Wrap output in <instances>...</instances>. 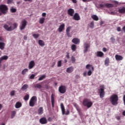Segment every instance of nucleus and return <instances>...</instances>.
<instances>
[{
  "label": "nucleus",
  "instance_id": "nucleus-1",
  "mask_svg": "<svg viewBox=\"0 0 125 125\" xmlns=\"http://www.w3.org/2000/svg\"><path fill=\"white\" fill-rule=\"evenodd\" d=\"M8 12V7L5 4H1L0 5V16L2 14L5 15Z\"/></svg>",
  "mask_w": 125,
  "mask_h": 125
},
{
  "label": "nucleus",
  "instance_id": "nucleus-2",
  "mask_svg": "<svg viewBox=\"0 0 125 125\" xmlns=\"http://www.w3.org/2000/svg\"><path fill=\"white\" fill-rule=\"evenodd\" d=\"M110 101L112 105L114 106L118 105V101H119V96L117 94H113L110 97Z\"/></svg>",
  "mask_w": 125,
  "mask_h": 125
},
{
  "label": "nucleus",
  "instance_id": "nucleus-3",
  "mask_svg": "<svg viewBox=\"0 0 125 125\" xmlns=\"http://www.w3.org/2000/svg\"><path fill=\"white\" fill-rule=\"evenodd\" d=\"M104 89L105 87L104 86V85H101L100 86V89L98 90V91L99 93H100V97L101 98H103L105 95Z\"/></svg>",
  "mask_w": 125,
  "mask_h": 125
},
{
  "label": "nucleus",
  "instance_id": "nucleus-4",
  "mask_svg": "<svg viewBox=\"0 0 125 125\" xmlns=\"http://www.w3.org/2000/svg\"><path fill=\"white\" fill-rule=\"evenodd\" d=\"M92 104L93 103L91 101H89L88 99H85L83 102V106L87 107V108H90L92 106Z\"/></svg>",
  "mask_w": 125,
  "mask_h": 125
},
{
  "label": "nucleus",
  "instance_id": "nucleus-5",
  "mask_svg": "<svg viewBox=\"0 0 125 125\" xmlns=\"http://www.w3.org/2000/svg\"><path fill=\"white\" fill-rule=\"evenodd\" d=\"M90 68H91V70H90ZM86 69L89 70L87 72V75L88 76H91V75H92V71H94V67H93V66L91 64H87L86 65Z\"/></svg>",
  "mask_w": 125,
  "mask_h": 125
},
{
  "label": "nucleus",
  "instance_id": "nucleus-6",
  "mask_svg": "<svg viewBox=\"0 0 125 125\" xmlns=\"http://www.w3.org/2000/svg\"><path fill=\"white\" fill-rule=\"evenodd\" d=\"M36 101H37V97L35 96H33L29 101V106H30V107H34V106H35Z\"/></svg>",
  "mask_w": 125,
  "mask_h": 125
},
{
  "label": "nucleus",
  "instance_id": "nucleus-7",
  "mask_svg": "<svg viewBox=\"0 0 125 125\" xmlns=\"http://www.w3.org/2000/svg\"><path fill=\"white\" fill-rule=\"evenodd\" d=\"M67 88L66 87V86L61 85L59 87V91L60 93H62V94H64Z\"/></svg>",
  "mask_w": 125,
  "mask_h": 125
},
{
  "label": "nucleus",
  "instance_id": "nucleus-8",
  "mask_svg": "<svg viewBox=\"0 0 125 125\" xmlns=\"http://www.w3.org/2000/svg\"><path fill=\"white\" fill-rule=\"evenodd\" d=\"M26 26H27V21H26V20H23L21 21V25L20 26V29L21 31L24 30V29L26 28Z\"/></svg>",
  "mask_w": 125,
  "mask_h": 125
},
{
  "label": "nucleus",
  "instance_id": "nucleus-9",
  "mask_svg": "<svg viewBox=\"0 0 125 125\" xmlns=\"http://www.w3.org/2000/svg\"><path fill=\"white\" fill-rule=\"evenodd\" d=\"M83 46H84L83 52L84 53H86V52L88 51V48L90 47V45L87 42H85L83 44Z\"/></svg>",
  "mask_w": 125,
  "mask_h": 125
},
{
  "label": "nucleus",
  "instance_id": "nucleus-10",
  "mask_svg": "<svg viewBox=\"0 0 125 125\" xmlns=\"http://www.w3.org/2000/svg\"><path fill=\"white\" fill-rule=\"evenodd\" d=\"M39 122L41 125H46L47 124V119L45 117H42L40 119Z\"/></svg>",
  "mask_w": 125,
  "mask_h": 125
},
{
  "label": "nucleus",
  "instance_id": "nucleus-11",
  "mask_svg": "<svg viewBox=\"0 0 125 125\" xmlns=\"http://www.w3.org/2000/svg\"><path fill=\"white\" fill-rule=\"evenodd\" d=\"M67 14L69 16L73 17L74 14H75V10L73 9L69 8L67 10Z\"/></svg>",
  "mask_w": 125,
  "mask_h": 125
},
{
  "label": "nucleus",
  "instance_id": "nucleus-12",
  "mask_svg": "<svg viewBox=\"0 0 125 125\" xmlns=\"http://www.w3.org/2000/svg\"><path fill=\"white\" fill-rule=\"evenodd\" d=\"M35 65H36V63H35V62L34 61H31V62H30L28 64V68L29 70H31V69H33L34 67H35Z\"/></svg>",
  "mask_w": 125,
  "mask_h": 125
},
{
  "label": "nucleus",
  "instance_id": "nucleus-13",
  "mask_svg": "<svg viewBox=\"0 0 125 125\" xmlns=\"http://www.w3.org/2000/svg\"><path fill=\"white\" fill-rule=\"evenodd\" d=\"M73 19L75 21H79V20H81V17H80V15H79V14H78V13H76L74 14Z\"/></svg>",
  "mask_w": 125,
  "mask_h": 125
},
{
  "label": "nucleus",
  "instance_id": "nucleus-14",
  "mask_svg": "<svg viewBox=\"0 0 125 125\" xmlns=\"http://www.w3.org/2000/svg\"><path fill=\"white\" fill-rule=\"evenodd\" d=\"M64 29H65V24L62 23L60 25L58 30L60 33H61V32H63V30H64Z\"/></svg>",
  "mask_w": 125,
  "mask_h": 125
},
{
  "label": "nucleus",
  "instance_id": "nucleus-15",
  "mask_svg": "<svg viewBox=\"0 0 125 125\" xmlns=\"http://www.w3.org/2000/svg\"><path fill=\"white\" fill-rule=\"evenodd\" d=\"M3 28L6 30V31H8V32H11V27L9 26L8 25L5 24L3 25Z\"/></svg>",
  "mask_w": 125,
  "mask_h": 125
},
{
  "label": "nucleus",
  "instance_id": "nucleus-16",
  "mask_svg": "<svg viewBox=\"0 0 125 125\" xmlns=\"http://www.w3.org/2000/svg\"><path fill=\"white\" fill-rule=\"evenodd\" d=\"M115 59L117 61H122L124 59V57L121 55H115Z\"/></svg>",
  "mask_w": 125,
  "mask_h": 125
},
{
  "label": "nucleus",
  "instance_id": "nucleus-17",
  "mask_svg": "<svg viewBox=\"0 0 125 125\" xmlns=\"http://www.w3.org/2000/svg\"><path fill=\"white\" fill-rule=\"evenodd\" d=\"M51 100L52 106L54 107V103H55V100L54 99V94H51Z\"/></svg>",
  "mask_w": 125,
  "mask_h": 125
},
{
  "label": "nucleus",
  "instance_id": "nucleus-18",
  "mask_svg": "<svg viewBox=\"0 0 125 125\" xmlns=\"http://www.w3.org/2000/svg\"><path fill=\"white\" fill-rule=\"evenodd\" d=\"M38 115H42V114H43V107H40L39 108L38 110Z\"/></svg>",
  "mask_w": 125,
  "mask_h": 125
},
{
  "label": "nucleus",
  "instance_id": "nucleus-19",
  "mask_svg": "<svg viewBox=\"0 0 125 125\" xmlns=\"http://www.w3.org/2000/svg\"><path fill=\"white\" fill-rule=\"evenodd\" d=\"M72 42H73V43H75V44H78V43H80V39L78 38H74L72 40Z\"/></svg>",
  "mask_w": 125,
  "mask_h": 125
},
{
  "label": "nucleus",
  "instance_id": "nucleus-20",
  "mask_svg": "<svg viewBox=\"0 0 125 125\" xmlns=\"http://www.w3.org/2000/svg\"><path fill=\"white\" fill-rule=\"evenodd\" d=\"M61 109L62 110V115H65V107L63 103L61 104Z\"/></svg>",
  "mask_w": 125,
  "mask_h": 125
},
{
  "label": "nucleus",
  "instance_id": "nucleus-21",
  "mask_svg": "<svg viewBox=\"0 0 125 125\" xmlns=\"http://www.w3.org/2000/svg\"><path fill=\"white\" fill-rule=\"evenodd\" d=\"M73 71H74V67L73 66L69 67L66 69L67 73H68L69 74L72 73Z\"/></svg>",
  "mask_w": 125,
  "mask_h": 125
},
{
  "label": "nucleus",
  "instance_id": "nucleus-22",
  "mask_svg": "<svg viewBox=\"0 0 125 125\" xmlns=\"http://www.w3.org/2000/svg\"><path fill=\"white\" fill-rule=\"evenodd\" d=\"M97 56L98 57H103L104 53L101 51H98L97 52Z\"/></svg>",
  "mask_w": 125,
  "mask_h": 125
},
{
  "label": "nucleus",
  "instance_id": "nucleus-23",
  "mask_svg": "<svg viewBox=\"0 0 125 125\" xmlns=\"http://www.w3.org/2000/svg\"><path fill=\"white\" fill-rule=\"evenodd\" d=\"M109 63H110V59L109 58H106L104 61V65L105 66H109Z\"/></svg>",
  "mask_w": 125,
  "mask_h": 125
},
{
  "label": "nucleus",
  "instance_id": "nucleus-24",
  "mask_svg": "<svg viewBox=\"0 0 125 125\" xmlns=\"http://www.w3.org/2000/svg\"><path fill=\"white\" fill-rule=\"evenodd\" d=\"M12 26H11V31H13V30H15V29H16V28H17V26H18L17 23L16 22L12 24Z\"/></svg>",
  "mask_w": 125,
  "mask_h": 125
},
{
  "label": "nucleus",
  "instance_id": "nucleus-25",
  "mask_svg": "<svg viewBox=\"0 0 125 125\" xmlns=\"http://www.w3.org/2000/svg\"><path fill=\"white\" fill-rule=\"evenodd\" d=\"M38 43L40 45V46L42 47V46H44V45H45L44 42H43V41H42V40H39Z\"/></svg>",
  "mask_w": 125,
  "mask_h": 125
},
{
  "label": "nucleus",
  "instance_id": "nucleus-26",
  "mask_svg": "<svg viewBox=\"0 0 125 125\" xmlns=\"http://www.w3.org/2000/svg\"><path fill=\"white\" fill-rule=\"evenodd\" d=\"M29 87V86L27 84H24L22 87H21V90H26L27 89H28Z\"/></svg>",
  "mask_w": 125,
  "mask_h": 125
},
{
  "label": "nucleus",
  "instance_id": "nucleus-27",
  "mask_svg": "<svg viewBox=\"0 0 125 125\" xmlns=\"http://www.w3.org/2000/svg\"><path fill=\"white\" fill-rule=\"evenodd\" d=\"M22 106V104L20 102H17L15 104V107L16 109H18Z\"/></svg>",
  "mask_w": 125,
  "mask_h": 125
},
{
  "label": "nucleus",
  "instance_id": "nucleus-28",
  "mask_svg": "<svg viewBox=\"0 0 125 125\" xmlns=\"http://www.w3.org/2000/svg\"><path fill=\"white\" fill-rule=\"evenodd\" d=\"M4 46H5V43L2 42H0V49H1V50H3Z\"/></svg>",
  "mask_w": 125,
  "mask_h": 125
},
{
  "label": "nucleus",
  "instance_id": "nucleus-29",
  "mask_svg": "<svg viewBox=\"0 0 125 125\" xmlns=\"http://www.w3.org/2000/svg\"><path fill=\"white\" fill-rule=\"evenodd\" d=\"M91 18L95 21H98L99 20V18L96 16V15H93L91 16Z\"/></svg>",
  "mask_w": 125,
  "mask_h": 125
},
{
  "label": "nucleus",
  "instance_id": "nucleus-30",
  "mask_svg": "<svg viewBox=\"0 0 125 125\" xmlns=\"http://www.w3.org/2000/svg\"><path fill=\"white\" fill-rule=\"evenodd\" d=\"M118 12L120 13H125V7H123L121 9H119Z\"/></svg>",
  "mask_w": 125,
  "mask_h": 125
},
{
  "label": "nucleus",
  "instance_id": "nucleus-31",
  "mask_svg": "<svg viewBox=\"0 0 125 125\" xmlns=\"http://www.w3.org/2000/svg\"><path fill=\"white\" fill-rule=\"evenodd\" d=\"M10 11L11 13H15L17 11V9L16 8H14L13 7H11L10 9Z\"/></svg>",
  "mask_w": 125,
  "mask_h": 125
},
{
  "label": "nucleus",
  "instance_id": "nucleus-32",
  "mask_svg": "<svg viewBox=\"0 0 125 125\" xmlns=\"http://www.w3.org/2000/svg\"><path fill=\"white\" fill-rule=\"evenodd\" d=\"M7 59H8V56H3L1 57V58H0V61H1V62L2 61V60H7Z\"/></svg>",
  "mask_w": 125,
  "mask_h": 125
},
{
  "label": "nucleus",
  "instance_id": "nucleus-33",
  "mask_svg": "<svg viewBox=\"0 0 125 125\" xmlns=\"http://www.w3.org/2000/svg\"><path fill=\"white\" fill-rule=\"evenodd\" d=\"M45 20V19L44 18H41L39 20V23L40 24H43L44 23V21Z\"/></svg>",
  "mask_w": 125,
  "mask_h": 125
},
{
  "label": "nucleus",
  "instance_id": "nucleus-34",
  "mask_svg": "<svg viewBox=\"0 0 125 125\" xmlns=\"http://www.w3.org/2000/svg\"><path fill=\"white\" fill-rule=\"evenodd\" d=\"M71 49L72 51H76V50L77 49V45L75 44H72L71 45Z\"/></svg>",
  "mask_w": 125,
  "mask_h": 125
},
{
  "label": "nucleus",
  "instance_id": "nucleus-35",
  "mask_svg": "<svg viewBox=\"0 0 125 125\" xmlns=\"http://www.w3.org/2000/svg\"><path fill=\"white\" fill-rule=\"evenodd\" d=\"M15 115H16V111H12L11 116V119H13V118H14V117H15Z\"/></svg>",
  "mask_w": 125,
  "mask_h": 125
},
{
  "label": "nucleus",
  "instance_id": "nucleus-36",
  "mask_svg": "<svg viewBox=\"0 0 125 125\" xmlns=\"http://www.w3.org/2000/svg\"><path fill=\"white\" fill-rule=\"evenodd\" d=\"M105 7H108V8L113 7L114 5H113L112 4L107 3L105 4Z\"/></svg>",
  "mask_w": 125,
  "mask_h": 125
},
{
  "label": "nucleus",
  "instance_id": "nucleus-37",
  "mask_svg": "<svg viewBox=\"0 0 125 125\" xmlns=\"http://www.w3.org/2000/svg\"><path fill=\"white\" fill-rule=\"evenodd\" d=\"M29 98H30V96L29 95V94H26L23 98L24 100H25V101L29 100Z\"/></svg>",
  "mask_w": 125,
  "mask_h": 125
},
{
  "label": "nucleus",
  "instance_id": "nucleus-38",
  "mask_svg": "<svg viewBox=\"0 0 125 125\" xmlns=\"http://www.w3.org/2000/svg\"><path fill=\"white\" fill-rule=\"evenodd\" d=\"M89 27H90V28H91V29H93V28H94V21H92L90 22Z\"/></svg>",
  "mask_w": 125,
  "mask_h": 125
},
{
  "label": "nucleus",
  "instance_id": "nucleus-39",
  "mask_svg": "<svg viewBox=\"0 0 125 125\" xmlns=\"http://www.w3.org/2000/svg\"><path fill=\"white\" fill-rule=\"evenodd\" d=\"M34 87L35 88H41L42 87V85H41L40 83H37L34 85Z\"/></svg>",
  "mask_w": 125,
  "mask_h": 125
},
{
  "label": "nucleus",
  "instance_id": "nucleus-40",
  "mask_svg": "<svg viewBox=\"0 0 125 125\" xmlns=\"http://www.w3.org/2000/svg\"><path fill=\"white\" fill-rule=\"evenodd\" d=\"M28 70L27 68H25L23 69L22 72H21V74L22 75H25L27 72H28Z\"/></svg>",
  "mask_w": 125,
  "mask_h": 125
},
{
  "label": "nucleus",
  "instance_id": "nucleus-41",
  "mask_svg": "<svg viewBox=\"0 0 125 125\" xmlns=\"http://www.w3.org/2000/svg\"><path fill=\"white\" fill-rule=\"evenodd\" d=\"M33 37L34 38V39H38V38L40 37V34H33Z\"/></svg>",
  "mask_w": 125,
  "mask_h": 125
},
{
  "label": "nucleus",
  "instance_id": "nucleus-42",
  "mask_svg": "<svg viewBox=\"0 0 125 125\" xmlns=\"http://www.w3.org/2000/svg\"><path fill=\"white\" fill-rule=\"evenodd\" d=\"M45 77H46L45 75H42L41 77H40L39 78L38 81H42L43 79H45Z\"/></svg>",
  "mask_w": 125,
  "mask_h": 125
},
{
  "label": "nucleus",
  "instance_id": "nucleus-43",
  "mask_svg": "<svg viewBox=\"0 0 125 125\" xmlns=\"http://www.w3.org/2000/svg\"><path fill=\"white\" fill-rule=\"evenodd\" d=\"M71 29H72V27L68 26L66 29V32L70 33V31H71Z\"/></svg>",
  "mask_w": 125,
  "mask_h": 125
},
{
  "label": "nucleus",
  "instance_id": "nucleus-44",
  "mask_svg": "<svg viewBox=\"0 0 125 125\" xmlns=\"http://www.w3.org/2000/svg\"><path fill=\"white\" fill-rule=\"evenodd\" d=\"M35 77H36V75H35V74H32V75L29 77V79H30V80H34V79H35Z\"/></svg>",
  "mask_w": 125,
  "mask_h": 125
},
{
  "label": "nucleus",
  "instance_id": "nucleus-45",
  "mask_svg": "<svg viewBox=\"0 0 125 125\" xmlns=\"http://www.w3.org/2000/svg\"><path fill=\"white\" fill-rule=\"evenodd\" d=\"M62 65V61H59L58 62V67H61Z\"/></svg>",
  "mask_w": 125,
  "mask_h": 125
},
{
  "label": "nucleus",
  "instance_id": "nucleus-46",
  "mask_svg": "<svg viewBox=\"0 0 125 125\" xmlns=\"http://www.w3.org/2000/svg\"><path fill=\"white\" fill-rule=\"evenodd\" d=\"M110 40L111 42L113 43H115V42H116V40L115 39V38L114 37H111L110 38Z\"/></svg>",
  "mask_w": 125,
  "mask_h": 125
},
{
  "label": "nucleus",
  "instance_id": "nucleus-47",
  "mask_svg": "<svg viewBox=\"0 0 125 125\" xmlns=\"http://www.w3.org/2000/svg\"><path fill=\"white\" fill-rule=\"evenodd\" d=\"M71 61L72 63H75L76 62V58L74 56L71 57Z\"/></svg>",
  "mask_w": 125,
  "mask_h": 125
},
{
  "label": "nucleus",
  "instance_id": "nucleus-48",
  "mask_svg": "<svg viewBox=\"0 0 125 125\" xmlns=\"http://www.w3.org/2000/svg\"><path fill=\"white\" fill-rule=\"evenodd\" d=\"M10 95L11 96H14L15 95V91L12 90L10 93Z\"/></svg>",
  "mask_w": 125,
  "mask_h": 125
},
{
  "label": "nucleus",
  "instance_id": "nucleus-49",
  "mask_svg": "<svg viewBox=\"0 0 125 125\" xmlns=\"http://www.w3.org/2000/svg\"><path fill=\"white\" fill-rule=\"evenodd\" d=\"M73 106H74V107L76 108V109L80 108V107L79 106V105H78V104L76 103L73 104Z\"/></svg>",
  "mask_w": 125,
  "mask_h": 125
},
{
  "label": "nucleus",
  "instance_id": "nucleus-50",
  "mask_svg": "<svg viewBox=\"0 0 125 125\" xmlns=\"http://www.w3.org/2000/svg\"><path fill=\"white\" fill-rule=\"evenodd\" d=\"M13 1V0H7V4H10Z\"/></svg>",
  "mask_w": 125,
  "mask_h": 125
},
{
  "label": "nucleus",
  "instance_id": "nucleus-51",
  "mask_svg": "<svg viewBox=\"0 0 125 125\" xmlns=\"http://www.w3.org/2000/svg\"><path fill=\"white\" fill-rule=\"evenodd\" d=\"M99 6L100 7V8H101V7L103 8V7H104L105 4H100Z\"/></svg>",
  "mask_w": 125,
  "mask_h": 125
},
{
  "label": "nucleus",
  "instance_id": "nucleus-52",
  "mask_svg": "<svg viewBox=\"0 0 125 125\" xmlns=\"http://www.w3.org/2000/svg\"><path fill=\"white\" fill-rule=\"evenodd\" d=\"M64 115H70V111L67 109L66 112L65 113Z\"/></svg>",
  "mask_w": 125,
  "mask_h": 125
},
{
  "label": "nucleus",
  "instance_id": "nucleus-53",
  "mask_svg": "<svg viewBox=\"0 0 125 125\" xmlns=\"http://www.w3.org/2000/svg\"><path fill=\"white\" fill-rule=\"evenodd\" d=\"M76 110L78 111L79 114H81V112H82L81 108H80V107H79V108H77Z\"/></svg>",
  "mask_w": 125,
  "mask_h": 125
},
{
  "label": "nucleus",
  "instance_id": "nucleus-54",
  "mask_svg": "<svg viewBox=\"0 0 125 125\" xmlns=\"http://www.w3.org/2000/svg\"><path fill=\"white\" fill-rule=\"evenodd\" d=\"M121 30L122 29L121 28V27H118L117 28V31H118V32H121Z\"/></svg>",
  "mask_w": 125,
  "mask_h": 125
},
{
  "label": "nucleus",
  "instance_id": "nucleus-55",
  "mask_svg": "<svg viewBox=\"0 0 125 125\" xmlns=\"http://www.w3.org/2000/svg\"><path fill=\"white\" fill-rule=\"evenodd\" d=\"M80 78H81V76H80L79 75H76V76H75V79H80Z\"/></svg>",
  "mask_w": 125,
  "mask_h": 125
},
{
  "label": "nucleus",
  "instance_id": "nucleus-56",
  "mask_svg": "<svg viewBox=\"0 0 125 125\" xmlns=\"http://www.w3.org/2000/svg\"><path fill=\"white\" fill-rule=\"evenodd\" d=\"M47 120L48 122H52V118L51 117H49Z\"/></svg>",
  "mask_w": 125,
  "mask_h": 125
},
{
  "label": "nucleus",
  "instance_id": "nucleus-57",
  "mask_svg": "<svg viewBox=\"0 0 125 125\" xmlns=\"http://www.w3.org/2000/svg\"><path fill=\"white\" fill-rule=\"evenodd\" d=\"M116 119H117V120H118V121H120V120H121V117L118 116L116 117Z\"/></svg>",
  "mask_w": 125,
  "mask_h": 125
},
{
  "label": "nucleus",
  "instance_id": "nucleus-58",
  "mask_svg": "<svg viewBox=\"0 0 125 125\" xmlns=\"http://www.w3.org/2000/svg\"><path fill=\"white\" fill-rule=\"evenodd\" d=\"M103 51H104V52H106V51H107V49L105 47H104L103 48Z\"/></svg>",
  "mask_w": 125,
  "mask_h": 125
},
{
  "label": "nucleus",
  "instance_id": "nucleus-59",
  "mask_svg": "<svg viewBox=\"0 0 125 125\" xmlns=\"http://www.w3.org/2000/svg\"><path fill=\"white\" fill-rule=\"evenodd\" d=\"M66 57V58H67V59H69V58H70V56H69V53H67Z\"/></svg>",
  "mask_w": 125,
  "mask_h": 125
},
{
  "label": "nucleus",
  "instance_id": "nucleus-60",
  "mask_svg": "<svg viewBox=\"0 0 125 125\" xmlns=\"http://www.w3.org/2000/svg\"><path fill=\"white\" fill-rule=\"evenodd\" d=\"M42 17H45L46 16V14L45 13H43L42 14Z\"/></svg>",
  "mask_w": 125,
  "mask_h": 125
},
{
  "label": "nucleus",
  "instance_id": "nucleus-61",
  "mask_svg": "<svg viewBox=\"0 0 125 125\" xmlns=\"http://www.w3.org/2000/svg\"><path fill=\"white\" fill-rule=\"evenodd\" d=\"M66 35H67V37H71L70 36V32H66Z\"/></svg>",
  "mask_w": 125,
  "mask_h": 125
},
{
  "label": "nucleus",
  "instance_id": "nucleus-62",
  "mask_svg": "<svg viewBox=\"0 0 125 125\" xmlns=\"http://www.w3.org/2000/svg\"><path fill=\"white\" fill-rule=\"evenodd\" d=\"M23 39L24 40H27V39H28V37H27V36H24L23 37Z\"/></svg>",
  "mask_w": 125,
  "mask_h": 125
},
{
  "label": "nucleus",
  "instance_id": "nucleus-63",
  "mask_svg": "<svg viewBox=\"0 0 125 125\" xmlns=\"http://www.w3.org/2000/svg\"><path fill=\"white\" fill-rule=\"evenodd\" d=\"M122 30L124 33H125V25L122 28Z\"/></svg>",
  "mask_w": 125,
  "mask_h": 125
},
{
  "label": "nucleus",
  "instance_id": "nucleus-64",
  "mask_svg": "<svg viewBox=\"0 0 125 125\" xmlns=\"http://www.w3.org/2000/svg\"><path fill=\"white\" fill-rule=\"evenodd\" d=\"M72 1L73 3H77V0H72Z\"/></svg>",
  "mask_w": 125,
  "mask_h": 125
}]
</instances>
